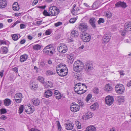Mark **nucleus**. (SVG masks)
Instances as JSON below:
<instances>
[{
    "mask_svg": "<svg viewBox=\"0 0 131 131\" xmlns=\"http://www.w3.org/2000/svg\"><path fill=\"white\" fill-rule=\"evenodd\" d=\"M83 64L82 62L80 60H78L75 61L74 63L73 68L75 72L80 71L81 69L83 68Z\"/></svg>",
    "mask_w": 131,
    "mask_h": 131,
    "instance_id": "obj_1",
    "label": "nucleus"
},
{
    "mask_svg": "<svg viewBox=\"0 0 131 131\" xmlns=\"http://www.w3.org/2000/svg\"><path fill=\"white\" fill-rule=\"evenodd\" d=\"M53 47L52 44H50L46 46L43 50V53L47 55L51 56L53 53L52 50Z\"/></svg>",
    "mask_w": 131,
    "mask_h": 131,
    "instance_id": "obj_2",
    "label": "nucleus"
},
{
    "mask_svg": "<svg viewBox=\"0 0 131 131\" xmlns=\"http://www.w3.org/2000/svg\"><path fill=\"white\" fill-rule=\"evenodd\" d=\"M80 37L82 40L85 42H89L91 38V36L85 32H82L80 35Z\"/></svg>",
    "mask_w": 131,
    "mask_h": 131,
    "instance_id": "obj_3",
    "label": "nucleus"
},
{
    "mask_svg": "<svg viewBox=\"0 0 131 131\" xmlns=\"http://www.w3.org/2000/svg\"><path fill=\"white\" fill-rule=\"evenodd\" d=\"M59 12V10L58 8L54 6L50 7L49 9V13H50V16H55L58 15Z\"/></svg>",
    "mask_w": 131,
    "mask_h": 131,
    "instance_id": "obj_4",
    "label": "nucleus"
},
{
    "mask_svg": "<svg viewBox=\"0 0 131 131\" xmlns=\"http://www.w3.org/2000/svg\"><path fill=\"white\" fill-rule=\"evenodd\" d=\"M115 89L116 93L119 94H123L125 91L124 86L121 84H117L115 86Z\"/></svg>",
    "mask_w": 131,
    "mask_h": 131,
    "instance_id": "obj_5",
    "label": "nucleus"
},
{
    "mask_svg": "<svg viewBox=\"0 0 131 131\" xmlns=\"http://www.w3.org/2000/svg\"><path fill=\"white\" fill-rule=\"evenodd\" d=\"M58 51L61 53H64L68 50L67 46L64 43H60L57 48Z\"/></svg>",
    "mask_w": 131,
    "mask_h": 131,
    "instance_id": "obj_6",
    "label": "nucleus"
},
{
    "mask_svg": "<svg viewBox=\"0 0 131 131\" xmlns=\"http://www.w3.org/2000/svg\"><path fill=\"white\" fill-rule=\"evenodd\" d=\"M57 73L60 76L63 77L66 75L68 73V70L67 67L65 66L60 70H57Z\"/></svg>",
    "mask_w": 131,
    "mask_h": 131,
    "instance_id": "obj_7",
    "label": "nucleus"
},
{
    "mask_svg": "<svg viewBox=\"0 0 131 131\" xmlns=\"http://www.w3.org/2000/svg\"><path fill=\"white\" fill-rule=\"evenodd\" d=\"M88 26L87 24L82 23L80 24L79 26V28L80 30L83 32H85L88 28Z\"/></svg>",
    "mask_w": 131,
    "mask_h": 131,
    "instance_id": "obj_8",
    "label": "nucleus"
},
{
    "mask_svg": "<svg viewBox=\"0 0 131 131\" xmlns=\"http://www.w3.org/2000/svg\"><path fill=\"white\" fill-rule=\"evenodd\" d=\"M114 100V98L112 96H108L105 98V102L106 104L110 105L113 103Z\"/></svg>",
    "mask_w": 131,
    "mask_h": 131,
    "instance_id": "obj_9",
    "label": "nucleus"
},
{
    "mask_svg": "<svg viewBox=\"0 0 131 131\" xmlns=\"http://www.w3.org/2000/svg\"><path fill=\"white\" fill-rule=\"evenodd\" d=\"M93 68V64L91 63L88 62L85 64L84 69L87 72H89L92 70Z\"/></svg>",
    "mask_w": 131,
    "mask_h": 131,
    "instance_id": "obj_10",
    "label": "nucleus"
},
{
    "mask_svg": "<svg viewBox=\"0 0 131 131\" xmlns=\"http://www.w3.org/2000/svg\"><path fill=\"white\" fill-rule=\"evenodd\" d=\"M71 111L74 112H75L79 110L80 107L77 104L72 103L70 107Z\"/></svg>",
    "mask_w": 131,
    "mask_h": 131,
    "instance_id": "obj_11",
    "label": "nucleus"
},
{
    "mask_svg": "<svg viewBox=\"0 0 131 131\" xmlns=\"http://www.w3.org/2000/svg\"><path fill=\"white\" fill-rule=\"evenodd\" d=\"M81 84V83H77L76 84L74 87V89L76 93H77L78 94H82L84 93L86 91V90H85L84 91V92L81 93L79 92V87L80 85Z\"/></svg>",
    "mask_w": 131,
    "mask_h": 131,
    "instance_id": "obj_12",
    "label": "nucleus"
},
{
    "mask_svg": "<svg viewBox=\"0 0 131 131\" xmlns=\"http://www.w3.org/2000/svg\"><path fill=\"white\" fill-rule=\"evenodd\" d=\"M66 129L68 130H70L72 129L73 127V124L71 122H67L64 124Z\"/></svg>",
    "mask_w": 131,
    "mask_h": 131,
    "instance_id": "obj_13",
    "label": "nucleus"
},
{
    "mask_svg": "<svg viewBox=\"0 0 131 131\" xmlns=\"http://www.w3.org/2000/svg\"><path fill=\"white\" fill-rule=\"evenodd\" d=\"M22 96V94L21 93H18L16 94L14 96L15 101L18 103L21 102Z\"/></svg>",
    "mask_w": 131,
    "mask_h": 131,
    "instance_id": "obj_14",
    "label": "nucleus"
},
{
    "mask_svg": "<svg viewBox=\"0 0 131 131\" xmlns=\"http://www.w3.org/2000/svg\"><path fill=\"white\" fill-rule=\"evenodd\" d=\"M111 37V36L109 35H104L102 38V42L104 43H107L110 40Z\"/></svg>",
    "mask_w": 131,
    "mask_h": 131,
    "instance_id": "obj_15",
    "label": "nucleus"
},
{
    "mask_svg": "<svg viewBox=\"0 0 131 131\" xmlns=\"http://www.w3.org/2000/svg\"><path fill=\"white\" fill-rule=\"evenodd\" d=\"M116 7H121L123 8H125L127 7L126 3L124 2L119 1L115 4Z\"/></svg>",
    "mask_w": 131,
    "mask_h": 131,
    "instance_id": "obj_16",
    "label": "nucleus"
},
{
    "mask_svg": "<svg viewBox=\"0 0 131 131\" xmlns=\"http://www.w3.org/2000/svg\"><path fill=\"white\" fill-rule=\"evenodd\" d=\"M96 20L95 18L93 17L90 18L89 21V22L92 27L94 28H96L95 23Z\"/></svg>",
    "mask_w": 131,
    "mask_h": 131,
    "instance_id": "obj_17",
    "label": "nucleus"
},
{
    "mask_svg": "<svg viewBox=\"0 0 131 131\" xmlns=\"http://www.w3.org/2000/svg\"><path fill=\"white\" fill-rule=\"evenodd\" d=\"M67 57L68 59V62L70 63H72L74 60V57L73 54L72 53L67 54Z\"/></svg>",
    "mask_w": 131,
    "mask_h": 131,
    "instance_id": "obj_18",
    "label": "nucleus"
},
{
    "mask_svg": "<svg viewBox=\"0 0 131 131\" xmlns=\"http://www.w3.org/2000/svg\"><path fill=\"white\" fill-rule=\"evenodd\" d=\"M125 30L129 31L131 30V22H128L125 23L124 25Z\"/></svg>",
    "mask_w": 131,
    "mask_h": 131,
    "instance_id": "obj_19",
    "label": "nucleus"
},
{
    "mask_svg": "<svg viewBox=\"0 0 131 131\" xmlns=\"http://www.w3.org/2000/svg\"><path fill=\"white\" fill-rule=\"evenodd\" d=\"M32 104L35 106H38L40 103V100L37 98H34L31 100Z\"/></svg>",
    "mask_w": 131,
    "mask_h": 131,
    "instance_id": "obj_20",
    "label": "nucleus"
},
{
    "mask_svg": "<svg viewBox=\"0 0 131 131\" xmlns=\"http://www.w3.org/2000/svg\"><path fill=\"white\" fill-rule=\"evenodd\" d=\"M7 5V1L6 0H0V8H5Z\"/></svg>",
    "mask_w": 131,
    "mask_h": 131,
    "instance_id": "obj_21",
    "label": "nucleus"
},
{
    "mask_svg": "<svg viewBox=\"0 0 131 131\" xmlns=\"http://www.w3.org/2000/svg\"><path fill=\"white\" fill-rule=\"evenodd\" d=\"M116 99L119 103V104L122 103L124 102L125 100L124 96H117V97Z\"/></svg>",
    "mask_w": 131,
    "mask_h": 131,
    "instance_id": "obj_22",
    "label": "nucleus"
},
{
    "mask_svg": "<svg viewBox=\"0 0 131 131\" xmlns=\"http://www.w3.org/2000/svg\"><path fill=\"white\" fill-rule=\"evenodd\" d=\"M28 58V56L26 54L22 55L20 57V61L23 62L25 61Z\"/></svg>",
    "mask_w": 131,
    "mask_h": 131,
    "instance_id": "obj_23",
    "label": "nucleus"
},
{
    "mask_svg": "<svg viewBox=\"0 0 131 131\" xmlns=\"http://www.w3.org/2000/svg\"><path fill=\"white\" fill-rule=\"evenodd\" d=\"M30 88L33 90H36L38 87L37 84L34 82H30Z\"/></svg>",
    "mask_w": 131,
    "mask_h": 131,
    "instance_id": "obj_24",
    "label": "nucleus"
},
{
    "mask_svg": "<svg viewBox=\"0 0 131 131\" xmlns=\"http://www.w3.org/2000/svg\"><path fill=\"white\" fill-rule=\"evenodd\" d=\"M43 84L45 85L46 88L52 87L53 85L52 83L49 81H47L46 82H43Z\"/></svg>",
    "mask_w": 131,
    "mask_h": 131,
    "instance_id": "obj_25",
    "label": "nucleus"
},
{
    "mask_svg": "<svg viewBox=\"0 0 131 131\" xmlns=\"http://www.w3.org/2000/svg\"><path fill=\"white\" fill-rule=\"evenodd\" d=\"M13 9L15 11H17L19 9V7L18 3L15 2L14 3L13 5Z\"/></svg>",
    "mask_w": 131,
    "mask_h": 131,
    "instance_id": "obj_26",
    "label": "nucleus"
},
{
    "mask_svg": "<svg viewBox=\"0 0 131 131\" xmlns=\"http://www.w3.org/2000/svg\"><path fill=\"white\" fill-rule=\"evenodd\" d=\"M70 35L72 38H75L78 36V33L77 31L75 30H73L71 31Z\"/></svg>",
    "mask_w": 131,
    "mask_h": 131,
    "instance_id": "obj_27",
    "label": "nucleus"
},
{
    "mask_svg": "<svg viewBox=\"0 0 131 131\" xmlns=\"http://www.w3.org/2000/svg\"><path fill=\"white\" fill-rule=\"evenodd\" d=\"M1 50L0 51V52L2 54H6L7 53L8 50L6 47H2L1 48Z\"/></svg>",
    "mask_w": 131,
    "mask_h": 131,
    "instance_id": "obj_28",
    "label": "nucleus"
},
{
    "mask_svg": "<svg viewBox=\"0 0 131 131\" xmlns=\"http://www.w3.org/2000/svg\"><path fill=\"white\" fill-rule=\"evenodd\" d=\"M93 114L90 112L88 111L85 113L84 116L86 118H90L93 116Z\"/></svg>",
    "mask_w": 131,
    "mask_h": 131,
    "instance_id": "obj_29",
    "label": "nucleus"
},
{
    "mask_svg": "<svg viewBox=\"0 0 131 131\" xmlns=\"http://www.w3.org/2000/svg\"><path fill=\"white\" fill-rule=\"evenodd\" d=\"M52 92L50 90H48L45 92L44 95L47 98H48L52 95Z\"/></svg>",
    "mask_w": 131,
    "mask_h": 131,
    "instance_id": "obj_30",
    "label": "nucleus"
},
{
    "mask_svg": "<svg viewBox=\"0 0 131 131\" xmlns=\"http://www.w3.org/2000/svg\"><path fill=\"white\" fill-rule=\"evenodd\" d=\"M95 127L93 126H89L87 127L85 131H96Z\"/></svg>",
    "mask_w": 131,
    "mask_h": 131,
    "instance_id": "obj_31",
    "label": "nucleus"
},
{
    "mask_svg": "<svg viewBox=\"0 0 131 131\" xmlns=\"http://www.w3.org/2000/svg\"><path fill=\"white\" fill-rule=\"evenodd\" d=\"M11 103V101L9 99H6L4 100V104L5 106H8Z\"/></svg>",
    "mask_w": 131,
    "mask_h": 131,
    "instance_id": "obj_32",
    "label": "nucleus"
},
{
    "mask_svg": "<svg viewBox=\"0 0 131 131\" xmlns=\"http://www.w3.org/2000/svg\"><path fill=\"white\" fill-rule=\"evenodd\" d=\"M98 107V105L97 103H95L91 106L90 108L92 110H94L97 108Z\"/></svg>",
    "mask_w": 131,
    "mask_h": 131,
    "instance_id": "obj_33",
    "label": "nucleus"
},
{
    "mask_svg": "<svg viewBox=\"0 0 131 131\" xmlns=\"http://www.w3.org/2000/svg\"><path fill=\"white\" fill-rule=\"evenodd\" d=\"M105 91L110 92L112 90V88L110 85L109 84H107L106 85L105 87Z\"/></svg>",
    "mask_w": 131,
    "mask_h": 131,
    "instance_id": "obj_34",
    "label": "nucleus"
},
{
    "mask_svg": "<svg viewBox=\"0 0 131 131\" xmlns=\"http://www.w3.org/2000/svg\"><path fill=\"white\" fill-rule=\"evenodd\" d=\"M76 6V5L74 4L73 6V8L71 10V13L73 15H75L77 14Z\"/></svg>",
    "mask_w": 131,
    "mask_h": 131,
    "instance_id": "obj_35",
    "label": "nucleus"
},
{
    "mask_svg": "<svg viewBox=\"0 0 131 131\" xmlns=\"http://www.w3.org/2000/svg\"><path fill=\"white\" fill-rule=\"evenodd\" d=\"M80 73H76L74 75L75 77L77 79L79 80H82L81 79V74H80Z\"/></svg>",
    "mask_w": 131,
    "mask_h": 131,
    "instance_id": "obj_36",
    "label": "nucleus"
},
{
    "mask_svg": "<svg viewBox=\"0 0 131 131\" xmlns=\"http://www.w3.org/2000/svg\"><path fill=\"white\" fill-rule=\"evenodd\" d=\"M104 14L105 16L108 18H110L112 16V14L110 12L107 11L104 12Z\"/></svg>",
    "mask_w": 131,
    "mask_h": 131,
    "instance_id": "obj_37",
    "label": "nucleus"
},
{
    "mask_svg": "<svg viewBox=\"0 0 131 131\" xmlns=\"http://www.w3.org/2000/svg\"><path fill=\"white\" fill-rule=\"evenodd\" d=\"M84 87L86 89L87 88V86L84 84L83 83L81 85V84L79 87V89L80 90H79V92H83V90L84 88Z\"/></svg>",
    "mask_w": 131,
    "mask_h": 131,
    "instance_id": "obj_38",
    "label": "nucleus"
},
{
    "mask_svg": "<svg viewBox=\"0 0 131 131\" xmlns=\"http://www.w3.org/2000/svg\"><path fill=\"white\" fill-rule=\"evenodd\" d=\"M41 48V46L38 44L34 46L33 47V48L34 49L37 50L40 49Z\"/></svg>",
    "mask_w": 131,
    "mask_h": 131,
    "instance_id": "obj_39",
    "label": "nucleus"
},
{
    "mask_svg": "<svg viewBox=\"0 0 131 131\" xmlns=\"http://www.w3.org/2000/svg\"><path fill=\"white\" fill-rule=\"evenodd\" d=\"M28 107L29 108L27 110H25V111L28 114H30V113H32L33 112L34 110L31 107H29V106Z\"/></svg>",
    "mask_w": 131,
    "mask_h": 131,
    "instance_id": "obj_40",
    "label": "nucleus"
},
{
    "mask_svg": "<svg viewBox=\"0 0 131 131\" xmlns=\"http://www.w3.org/2000/svg\"><path fill=\"white\" fill-rule=\"evenodd\" d=\"M75 124L78 129H80L81 128V124L79 121H75Z\"/></svg>",
    "mask_w": 131,
    "mask_h": 131,
    "instance_id": "obj_41",
    "label": "nucleus"
},
{
    "mask_svg": "<svg viewBox=\"0 0 131 131\" xmlns=\"http://www.w3.org/2000/svg\"><path fill=\"white\" fill-rule=\"evenodd\" d=\"M57 126L58 127V130L59 131H61V129H62V127H61L60 122L59 121H57Z\"/></svg>",
    "mask_w": 131,
    "mask_h": 131,
    "instance_id": "obj_42",
    "label": "nucleus"
},
{
    "mask_svg": "<svg viewBox=\"0 0 131 131\" xmlns=\"http://www.w3.org/2000/svg\"><path fill=\"white\" fill-rule=\"evenodd\" d=\"M24 109V106L23 105L20 106L19 108V114H21L23 112Z\"/></svg>",
    "mask_w": 131,
    "mask_h": 131,
    "instance_id": "obj_43",
    "label": "nucleus"
},
{
    "mask_svg": "<svg viewBox=\"0 0 131 131\" xmlns=\"http://www.w3.org/2000/svg\"><path fill=\"white\" fill-rule=\"evenodd\" d=\"M105 21L104 19L100 18L97 21L98 24H100L101 23H103Z\"/></svg>",
    "mask_w": 131,
    "mask_h": 131,
    "instance_id": "obj_44",
    "label": "nucleus"
},
{
    "mask_svg": "<svg viewBox=\"0 0 131 131\" xmlns=\"http://www.w3.org/2000/svg\"><path fill=\"white\" fill-rule=\"evenodd\" d=\"M37 79L40 82L42 83H43V82H44L43 81L44 79L43 77L40 76H39L38 78Z\"/></svg>",
    "mask_w": 131,
    "mask_h": 131,
    "instance_id": "obj_45",
    "label": "nucleus"
},
{
    "mask_svg": "<svg viewBox=\"0 0 131 131\" xmlns=\"http://www.w3.org/2000/svg\"><path fill=\"white\" fill-rule=\"evenodd\" d=\"M54 73L52 71L50 70H48L47 71L46 74L47 75H51L54 74Z\"/></svg>",
    "mask_w": 131,
    "mask_h": 131,
    "instance_id": "obj_46",
    "label": "nucleus"
},
{
    "mask_svg": "<svg viewBox=\"0 0 131 131\" xmlns=\"http://www.w3.org/2000/svg\"><path fill=\"white\" fill-rule=\"evenodd\" d=\"M13 39L14 40H17L18 39V37L16 34H14L12 36Z\"/></svg>",
    "mask_w": 131,
    "mask_h": 131,
    "instance_id": "obj_47",
    "label": "nucleus"
},
{
    "mask_svg": "<svg viewBox=\"0 0 131 131\" xmlns=\"http://www.w3.org/2000/svg\"><path fill=\"white\" fill-rule=\"evenodd\" d=\"M92 97V95L91 94H89L86 99V101L87 102H88Z\"/></svg>",
    "mask_w": 131,
    "mask_h": 131,
    "instance_id": "obj_48",
    "label": "nucleus"
},
{
    "mask_svg": "<svg viewBox=\"0 0 131 131\" xmlns=\"http://www.w3.org/2000/svg\"><path fill=\"white\" fill-rule=\"evenodd\" d=\"M55 97L58 100L60 99L62 97L60 93H58V94L56 95H55Z\"/></svg>",
    "mask_w": 131,
    "mask_h": 131,
    "instance_id": "obj_49",
    "label": "nucleus"
},
{
    "mask_svg": "<svg viewBox=\"0 0 131 131\" xmlns=\"http://www.w3.org/2000/svg\"><path fill=\"white\" fill-rule=\"evenodd\" d=\"M43 14L44 15L50 16V13H48L47 12V11L46 10H44L43 12Z\"/></svg>",
    "mask_w": 131,
    "mask_h": 131,
    "instance_id": "obj_50",
    "label": "nucleus"
},
{
    "mask_svg": "<svg viewBox=\"0 0 131 131\" xmlns=\"http://www.w3.org/2000/svg\"><path fill=\"white\" fill-rule=\"evenodd\" d=\"M77 19L76 18H73L69 20L70 22L71 23H74L76 21Z\"/></svg>",
    "mask_w": 131,
    "mask_h": 131,
    "instance_id": "obj_51",
    "label": "nucleus"
},
{
    "mask_svg": "<svg viewBox=\"0 0 131 131\" xmlns=\"http://www.w3.org/2000/svg\"><path fill=\"white\" fill-rule=\"evenodd\" d=\"M94 93L96 94H97L99 92V90L97 88H95L94 89Z\"/></svg>",
    "mask_w": 131,
    "mask_h": 131,
    "instance_id": "obj_52",
    "label": "nucleus"
},
{
    "mask_svg": "<svg viewBox=\"0 0 131 131\" xmlns=\"http://www.w3.org/2000/svg\"><path fill=\"white\" fill-rule=\"evenodd\" d=\"M6 45V43L5 41L4 40H0V45Z\"/></svg>",
    "mask_w": 131,
    "mask_h": 131,
    "instance_id": "obj_53",
    "label": "nucleus"
},
{
    "mask_svg": "<svg viewBox=\"0 0 131 131\" xmlns=\"http://www.w3.org/2000/svg\"><path fill=\"white\" fill-rule=\"evenodd\" d=\"M125 31H127L125 30V29L124 30H122L121 31V33L122 36H124L125 35Z\"/></svg>",
    "mask_w": 131,
    "mask_h": 131,
    "instance_id": "obj_54",
    "label": "nucleus"
},
{
    "mask_svg": "<svg viewBox=\"0 0 131 131\" xmlns=\"http://www.w3.org/2000/svg\"><path fill=\"white\" fill-rule=\"evenodd\" d=\"M1 114H3L6 113L7 112V111L5 109H2L1 111Z\"/></svg>",
    "mask_w": 131,
    "mask_h": 131,
    "instance_id": "obj_55",
    "label": "nucleus"
},
{
    "mask_svg": "<svg viewBox=\"0 0 131 131\" xmlns=\"http://www.w3.org/2000/svg\"><path fill=\"white\" fill-rule=\"evenodd\" d=\"M62 24V23L60 22H58L54 24V25L56 27H58Z\"/></svg>",
    "mask_w": 131,
    "mask_h": 131,
    "instance_id": "obj_56",
    "label": "nucleus"
},
{
    "mask_svg": "<svg viewBox=\"0 0 131 131\" xmlns=\"http://www.w3.org/2000/svg\"><path fill=\"white\" fill-rule=\"evenodd\" d=\"M6 118V117L4 115H2L0 117V119L3 120H5Z\"/></svg>",
    "mask_w": 131,
    "mask_h": 131,
    "instance_id": "obj_57",
    "label": "nucleus"
},
{
    "mask_svg": "<svg viewBox=\"0 0 131 131\" xmlns=\"http://www.w3.org/2000/svg\"><path fill=\"white\" fill-rule=\"evenodd\" d=\"M38 2V0H34L32 5H36Z\"/></svg>",
    "mask_w": 131,
    "mask_h": 131,
    "instance_id": "obj_58",
    "label": "nucleus"
},
{
    "mask_svg": "<svg viewBox=\"0 0 131 131\" xmlns=\"http://www.w3.org/2000/svg\"><path fill=\"white\" fill-rule=\"evenodd\" d=\"M20 27L21 29L24 28L25 27V26L24 24H21L20 25Z\"/></svg>",
    "mask_w": 131,
    "mask_h": 131,
    "instance_id": "obj_59",
    "label": "nucleus"
},
{
    "mask_svg": "<svg viewBox=\"0 0 131 131\" xmlns=\"http://www.w3.org/2000/svg\"><path fill=\"white\" fill-rule=\"evenodd\" d=\"M45 33L46 35H49L51 34V32L48 30H47L46 31Z\"/></svg>",
    "mask_w": 131,
    "mask_h": 131,
    "instance_id": "obj_60",
    "label": "nucleus"
},
{
    "mask_svg": "<svg viewBox=\"0 0 131 131\" xmlns=\"http://www.w3.org/2000/svg\"><path fill=\"white\" fill-rule=\"evenodd\" d=\"M4 72V70H2L0 72V76L1 78H2Z\"/></svg>",
    "mask_w": 131,
    "mask_h": 131,
    "instance_id": "obj_61",
    "label": "nucleus"
},
{
    "mask_svg": "<svg viewBox=\"0 0 131 131\" xmlns=\"http://www.w3.org/2000/svg\"><path fill=\"white\" fill-rule=\"evenodd\" d=\"M12 70L16 73L18 72V69L17 67H15L12 69Z\"/></svg>",
    "mask_w": 131,
    "mask_h": 131,
    "instance_id": "obj_62",
    "label": "nucleus"
},
{
    "mask_svg": "<svg viewBox=\"0 0 131 131\" xmlns=\"http://www.w3.org/2000/svg\"><path fill=\"white\" fill-rule=\"evenodd\" d=\"M60 93L59 92V91L57 90H56L54 91V94L55 95H56L58 94V93Z\"/></svg>",
    "mask_w": 131,
    "mask_h": 131,
    "instance_id": "obj_63",
    "label": "nucleus"
},
{
    "mask_svg": "<svg viewBox=\"0 0 131 131\" xmlns=\"http://www.w3.org/2000/svg\"><path fill=\"white\" fill-rule=\"evenodd\" d=\"M26 42V40L23 39L21 40L20 42V43L21 44H24Z\"/></svg>",
    "mask_w": 131,
    "mask_h": 131,
    "instance_id": "obj_64",
    "label": "nucleus"
}]
</instances>
